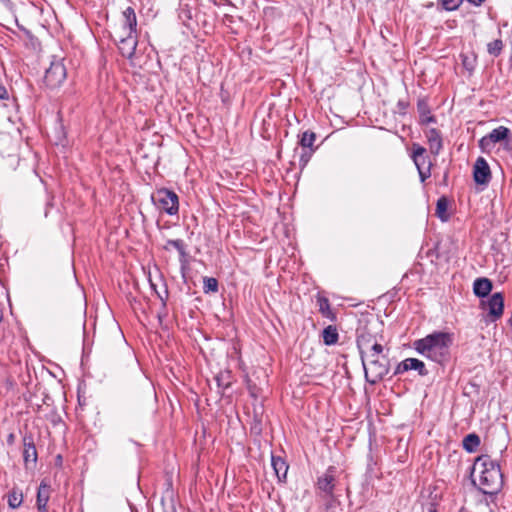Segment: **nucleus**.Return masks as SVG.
I'll use <instances>...</instances> for the list:
<instances>
[{
  "mask_svg": "<svg viewBox=\"0 0 512 512\" xmlns=\"http://www.w3.org/2000/svg\"><path fill=\"white\" fill-rule=\"evenodd\" d=\"M219 290L218 280L214 277L203 278V292L205 294L216 293Z\"/></svg>",
  "mask_w": 512,
  "mask_h": 512,
  "instance_id": "29",
  "label": "nucleus"
},
{
  "mask_svg": "<svg viewBox=\"0 0 512 512\" xmlns=\"http://www.w3.org/2000/svg\"><path fill=\"white\" fill-rule=\"evenodd\" d=\"M452 335L447 332H433L424 338L415 340L413 348L421 355L436 362L443 363L449 358Z\"/></svg>",
  "mask_w": 512,
  "mask_h": 512,
  "instance_id": "2",
  "label": "nucleus"
},
{
  "mask_svg": "<svg viewBox=\"0 0 512 512\" xmlns=\"http://www.w3.org/2000/svg\"><path fill=\"white\" fill-rule=\"evenodd\" d=\"M503 149L506 151L508 156L512 159V144L510 142L506 141L503 144Z\"/></svg>",
  "mask_w": 512,
  "mask_h": 512,
  "instance_id": "39",
  "label": "nucleus"
},
{
  "mask_svg": "<svg viewBox=\"0 0 512 512\" xmlns=\"http://www.w3.org/2000/svg\"><path fill=\"white\" fill-rule=\"evenodd\" d=\"M315 140H316V134L313 131L306 130L302 133V135L300 137L299 145L303 149H310L312 151H316L317 146H314Z\"/></svg>",
  "mask_w": 512,
  "mask_h": 512,
  "instance_id": "27",
  "label": "nucleus"
},
{
  "mask_svg": "<svg viewBox=\"0 0 512 512\" xmlns=\"http://www.w3.org/2000/svg\"><path fill=\"white\" fill-rule=\"evenodd\" d=\"M464 0H439L438 3L445 11H455L463 3Z\"/></svg>",
  "mask_w": 512,
  "mask_h": 512,
  "instance_id": "32",
  "label": "nucleus"
},
{
  "mask_svg": "<svg viewBox=\"0 0 512 512\" xmlns=\"http://www.w3.org/2000/svg\"><path fill=\"white\" fill-rule=\"evenodd\" d=\"M386 356H388V355L385 354L384 352H382L381 354H377V356H366V362L378 360L379 358L386 357Z\"/></svg>",
  "mask_w": 512,
  "mask_h": 512,
  "instance_id": "40",
  "label": "nucleus"
},
{
  "mask_svg": "<svg viewBox=\"0 0 512 512\" xmlns=\"http://www.w3.org/2000/svg\"><path fill=\"white\" fill-rule=\"evenodd\" d=\"M23 493L18 487H13L7 495L8 506L11 509L19 508L23 503Z\"/></svg>",
  "mask_w": 512,
  "mask_h": 512,
  "instance_id": "24",
  "label": "nucleus"
},
{
  "mask_svg": "<svg viewBox=\"0 0 512 512\" xmlns=\"http://www.w3.org/2000/svg\"><path fill=\"white\" fill-rule=\"evenodd\" d=\"M409 370L417 371L420 376H426L429 373L423 361L417 358H407L397 365L394 375L402 374Z\"/></svg>",
  "mask_w": 512,
  "mask_h": 512,
  "instance_id": "12",
  "label": "nucleus"
},
{
  "mask_svg": "<svg viewBox=\"0 0 512 512\" xmlns=\"http://www.w3.org/2000/svg\"><path fill=\"white\" fill-rule=\"evenodd\" d=\"M365 378L371 384H376L388 374L390 361L388 356L374 361L362 362Z\"/></svg>",
  "mask_w": 512,
  "mask_h": 512,
  "instance_id": "5",
  "label": "nucleus"
},
{
  "mask_svg": "<svg viewBox=\"0 0 512 512\" xmlns=\"http://www.w3.org/2000/svg\"><path fill=\"white\" fill-rule=\"evenodd\" d=\"M425 136L429 144L430 152L438 156L443 148V138L441 132L436 128H430L425 131Z\"/></svg>",
  "mask_w": 512,
  "mask_h": 512,
  "instance_id": "15",
  "label": "nucleus"
},
{
  "mask_svg": "<svg viewBox=\"0 0 512 512\" xmlns=\"http://www.w3.org/2000/svg\"><path fill=\"white\" fill-rule=\"evenodd\" d=\"M384 340H377L376 342H373V344L368 345L363 349V351H359V355L361 358V361H366V356H377V354H381L384 352L385 347L382 344Z\"/></svg>",
  "mask_w": 512,
  "mask_h": 512,
  "instance_id": "20",
  "label": "nucleus"
},
{
  "mask_svg": "<svg viewBox=\"0 0 512 512\" xmlns=\"http://www.w3.org/2000/svg\"><path fill=\"white\" fill-rule=\"evenodd\" d=\"M122 16H123L122 25L119 29L115 30V32L128 33V35L138 34L137 33V17L135 14V10L129 6L123 11Z\"/></svg>",
  "mask_w": 512,
  "mask_h": 512,
  "instance_id": "14",
  "label": "nucleus"
},
{
  "mask_svg": "<svg viewBox=\"0 0 512 512\" xmlns=\"http://www.w3.org/2000/svg\"><path fill=\"white\" fill-rule=\"evenodd\" d=\"M368 459H369V462H368V467H367V470L368 471H372L373 470V456L372 454H368Z\"/></svg>",
  "mask_w": 512,
  "mask_h": 512,
  "instance_id": "43",
  "label": "nucleus"
},
{
  "mask_svg": "<svg viewBox=\"0 0 512 512\" xmlns=\"http://www.w3.org/2000/svg\"><path fill=\"white\" fill-rule=\"evenodd\" d=\"M461 60L463 67L468 71H473L475 68V59L469 58L467 55L461 54Z\"/></svg>",
  "mask_w": 512,
  "mask_h": 512,
  "instance_id": "34",
  "label": "nucleus"
},
{
  "mask_svg": "<svg viewBox=\"0 0 512 512\" xmlns=\"http://www.w3.org/2000/svg\"><path fill=\"white\" fill-rule=\"evenodd\" d=\"M314 152L315 151H312L310 149H308V150L303 149V152L301 153L300 159H299V164L302 169L308 164V162Z\"/></svg>",
  "mask_w": 512,
  "mask_h": 512,
  "instance_id": "33",
  "label": "nucleus"
},
{
  "mask_svg": "<svg viewBox=\"0 0 512 512\" xmlns=\"http://www.w3.org/2000/svg\"><path fill=\"white\" fill-rule=\"evenodd\" d=\"M151 200L154 205L169 215H176L179 211L178 195L169 189L161 188L152 194Z\"/></svg>",
  "mask_w": 512,
  "mask_h": 512,
  "instance_id": "4",
  "label": "nucleus"
},
{
  "mask_svg": "<svg viewBox=\"0 0 512 512\" xmlns=\"http://www.w3.org/2000/svg\"><path fill=\"white\" fill-rule=\"evenodd\" d=\"M492 288V281L486 277L476 278L473 282V293L478 298H481V300L489 296Z\"/></svg>",
  "mask_w": 512,
  "mask_h": 512,
  "instance_id": "17",
  "label": "nucleus"
},
{
  "mask_svg": "<svg viewBox=\"0 0 512 512\" xmlns=\"http://www.w3.org/2000/svg\"><path fill=\"white\" fill-rule=\"evenodd\" d=\"M56 464H58V465L62 464V456L61 455L56 456Z\"/></svg>",
  "mask_w": 512,
  "mask_h": 512,
  "instance_id": "45",
  "label": "nucleus"
},
{
  "mask_svg": "<svg viewBox=\"0 0 512 512\" xmlns=\"http://www.w3.org/2000/svg\"><path fill=\"white\" fill-rule=\"evenodd\" d=\"M248 389H249L250 394H251L253 397H256V396H257V393H256V390H257L256 385H254V384L252 385V384L248 383Z\"/></svg>",
  "mask_w": 512,
  "mask_h": 512,
  "instance_id": "42",
  "label": "nucleus"
},
{
  "mask_svg": "<svg viewBox=\"0 0 512 512\" xmlns=\"http://www.w3.org/2000/svg\"><path fill=\"white\" fill-rule=\"evenodd\" d=\"M469 4L479 7L481 6L486 0H466Z\"/></svg>",
  "mask_w": 512,
  "mask_h": 512,
  "instance_id": "41",
  "label": "nucleus"
},
{
  "mask_svg": "<svg viewBox=\"0 0 512 512\" xmlns=\"http://www.w3.org/2000/svg\"><path fill=\"white\" fill-rule=\"evenodd\" d=\"M15 442V435L14 433H10L8 436H7V443L9 445H13Z\"/></svg>",
  "mask_w": 512,
  "mask_h": 512,
  "instance_id": "44",
  "label": "nucleus"
},
{
  "mask_svg": "<svg viewBox=\"0 0 512 512\" xmlns=\"http://www.w3.org/2000/svg\"><path fill=\"white\" fill-rule=\"evenodd\" d=\"M479 475V490L483 494L493 495L500 491L503 484V476L499 464L488 455L476 458L472 468V482L476 484L475 474Z\"/></svg>",
  "mask_w": 512,
  "mask_h": 512,
  "instance_id": "1",
  "label": "nucleus"
},
{
  "mask_svg": "<svg viewBox=\"0 0 512 512\" xmlns=\"http://www.w3.org/2000/svg\"><path fill=\"white\" fill-rule=\"evenodd\" d=\"M397 107L399 108L402 114H405L407 108L409 107V102L405 99H400L397 102Z\"/></svg>",
  "mask_w": 512,
  "mask_h": 512,
  "instance_id": "38",
  "label": "nucleus"
},
{
  "mask_svg": "<svg viewBox=\"0 0 512 512\" xmlns=\"http://www.w3.org/2000/svg\"><path fill=\"white\" fill-rule=\"evenodd\" d=\"M171 247L177 250L179 254V262L181 265V270L184 271L189 264V254L187 251V244L182 239H169L166 241V244L163 246L165 251H170Z\"/></svg>",
  "mask_w": 512,
  "mask_h": 512,
  "instance_id": "13",
  "label": "nucleus"
},
{
  "mask_svg": "<svg viewBox=\"0 0 512 512\" xmlns=\"http://www.w3.org/2000/svg\"><path fill=\"white\" fill-rule=\"evenodd\" d=\"M382 322L377 320H364L356 329V345L358 351H363L365 347L377 340H384L381 330Z\"/></svg>",
  "mask_w": 512,
  "mask_h": 512,
  "instance_id": "3",
  "label": "nucleus"
},
{
  "mask_svg": "<svg viewBox=\"0 0 512 512\" xmlns=\"http://www.w3.org/2000/svg\"><path fill=\"white\" fill-rule=\"evenodd\" d=\"M114 38L118 43L121 55L131 59L135 54L138 44V34L128 35V33L115 32Z\"/></svg>",
  "mask_w": 512,
  "mask_h": 512,
  "instance_id": "8",
  "label": "nucleus"
},
{
  "mask_svg": "<svg viewBox=\"0 0 512 512\" xmlns=\"http://www.w3.org/2000/svg\"><path fill=\"white\" fill-rule=\"evenodd\" d=\"M510 135V129L505 126H499L489 133L490 141L494 142V144L502 141L506 142Z\"/></svg>",
  "mask_w": 512,
  "mask_h": 512,
  "instance_id": "26",
  "label": "nucleus"
},
{
  "mask_svg": "<svg viewBox=\"0 0 512 512\" xmlns=\"http://www.w3.org/2000/svg\"><path fill=\"white\" fill-rule=\"evenodd\" d=\"M411 158L417 168H426L428 163H431L426 155V149L418 143L412 145Z\"/></svg>",
  "mask_w": 512,
  "mask_h": 512,
  "instance_id": "18",
  "label": "nucleus"
},
{
  "mask_svg": "<svg viewBox=\"0 0 512 512\" xmlns=\"http://www.w3.org/2000/svg\"><path fill=\"white\" fill-rule=\"evenodd\" d=\"M66 67L61 61H53L45 71L44 83L47 87L54 89L59 87L66 79Z\"/></svg>",
  "mask_w": 512,
  "mask_h": 512,
  "instance_id": "7",
  "label": "nucleus"
},
{
  "mask_svg": "<svg viewBox=\"0 0 512 512\" xmlns=\"http://www.w3.org/2000/svg\"><path fill=\"white\" fill-rule=\"evenodd\" d=\"M214 379L218 388L226 389L231 385V375L229 371L218 373Z\"/></svg>",
  "mask_w": 512,
  "mask_h": 512,
  "instance_id": "30",
  "label": "nucleus"
},
{
  "mask_svg": "<svg viewBox=\"0 0 512 512\" xmlns=\"http://www.w3.org/2000/svg\"><path fill=\"white\" fill-rule=\"evenodd\" d=\"M335 467L329 466L317 479V488L328 497H332L335 488Z\"/></svg>",
  "mask_w": 512,
  "mask_h": 512,
  "instance_id": "11",
  "label": "nucleus"
},
{
  "mask_svg": "<svg viewBox=\"0 0 512 512\" xmlns=\"http://www.w3.org/2000/svg\"><path fill=\"white\" fill-rule=\"evenodd\" d=\"M271 465L279 481L285 480L288 472V465L286 461L279 456L272 455Z\"/></svg>",
  "mask_w": 512,
  "mask_h": 512,
  "instance_id": "19",
  "label": "nucleus"
},
{
  "mask_svg": "<svg viewBox=\"0 0 512 512\" xmlns=\"http://www.w3.org/2000/svg\"><path fill=\"white\" fill-rule=\"evenodd\" d=\"M50 497V486L42 481L37 491L36 505L38 508H47Z\"/></svg>",
  "mask_w": 512,
  "mask_h": 512,
  "instance_id": "21",
  "label": "nucleus"
},
{
  "mask_svg": "<svg viewBox=\"0 0 512 512\" xmlns=\"http://www.w3.org/2000/svg\"><path fill=\"white\" fill-rule=\"evenodd\" d=\"M430 168H431V163H428V167H426V168H417L421 182H424L427 178L430 177V175H431Z\"/></svg>",
  "mask_w": 512,
  "mask_h": 512,
  "instance_id": "36",
  "label": "nucleus"
},
{
  "mask_svg": "<svg viewBox=\"0 0 512 512\" xmlns=\"http://www.w3.org/2000/svg\"><path fill=\"white\" fill-rule=\"evenodd\" d=\"M23 461L25 468L34 469L37 464L38 454L32 434L23 436Z\"/></svg>",
  "mask_w": 512,
  "mask_h": 512,
  "instance_id": "9",
  "label": "nucleus"
},
{
  "mask_svg": "<svg viewBox=\"0 0 512 512\" xmlns=\"http://www.w3.org/2000/svg\"><path fill=\"white\" fill-rule=\"evenodd\" d=\"M479 445L480 437L475 433L468 434L463 439V448L469 453L475 452Z\"/></svg>",
  "mask_w": 512,
  "mask_h": 512,
  "instance_id": "28",
  "label": "nucleus"
},
{
  "mask_svg": "<svg viewBox=\"0 0 512 512\" xmlns=\"http://www.w3.org/2000/svg\"><path fill=\"white\" fill-rule=\"evenodd\" d=\"M459 512H466L464 508H461Z\"/></svg>",
  "mask_w": 512,
  "mask_h": 512,
  "instance_id": "48",
  "label": "nucleus"
},
{
  "mask_svg": "<svg viewBox=\"0 0 512 512\" xmlns=\"http://www.w3.org/2000/svg\"><path fill=\"white\" fill-rule=\"evenodd\" d=\"M494 145V142L490 141V136L489 134L483 136L480 140H479V147L486 151V150H489L492 146Z\"/></svg>",
  "mask_w": 512,
  "mask_h": 512,
  "instance_id": "35",
  "label": "nucleus"
},
{
  "mask_svg": "<svg viewBox=\"0 0 512 512\" xmlns=\"http://www.w3.org/2000/svg\"><path fill=\"white\" fill-rule=\"evenodd\" d=\"M317 304L319 306V312L323 317L328 318L331 321L336 320V314L331 309L328 298H326L325 296L318 295Z\"/></svg>",
  "mask_w": 512,
  "mask_h": 512,
  "instance_id": "22",
  "label": "nucleus"
},
{
  "mask_svg": "<svg viewBox=\"0 0 512 512\" xmlns=\"http://www.w3.org/2000/svg\"><path fill=\"white\" fill-rule=\"evenodd\" d=\"M417 111L419 113V124L428 125L436 123V117L431 114L430 106L426 98H420L417 101Z\"/></svg>",
  "mask_w": 512,
  "mask_h": 512,
  "instance_id": "16",
  "label": "nucleus"
},
{
  "mask_svg": "<svg viewBox=\"0 0 512 512\" xmlns=\"http://www.w3.org/2000/svg\"><path fill=\"white\" fill-rule=\"evenodd\" d=\"M323 343L327 346L335 345L339 340L338 329L335 325H328L322 331Z\"/></svg>",
  "mask_w": 512,
  "mask_h": 512,
  "instance_id": "23",
  "label": "nucleus"
},
{
  "mask_svg": "<svg viewBox=\"0 0 512 512\" xmlns=\"http://www.w3.org/2000/svg\"><path fill=\"white\" fill-rule=\"evenodd\" d=\"M38 512H48L47 508H38Z\"/></svg>",
  "mask_w": 512,
  "mask_h": 512,
  "instance_id": "46",
  "label": "nucleus"
},
{
  "mask_svg": "<svg viewBox=\"0 0 512 512\" xmlns=\"http://www.w3.org/2000/svg\"><path fill=\"white\" fill-rule=\"evenodd\" d=\"M3 321V313L2 311L0 310V323Z\"/></svg>",
  "mask_w": 512,
  "mask_h": 512,
  "instance_id": "47",
  "label": "nucleus"
},
{
  "mask_svg": "<svg viewBox=\"0 0 512 512\" xmlns=\"http://www.w3.org/2000/svg\"><path fill=\"white\" fill-rule=\"evenodd\" d=\"M473 179L478 185H487L491 180V170L483 157H478L473 166Z\"/></svg>",
  "mask_w": 512,
  "mask_h": 512,
  "instance_id": "10",
  "label": "nucleus"
},
{
  "mask_svg": "<svg viewBox=\"0 0 512 512\" xmlns=\"http://www.w3.org/2000/svg\"><path fill=\"white\" fill-rule=\"evenodd\" d=\"M251 432L260 435L262 432V424L260 420H255L254 423L251 426Z\"/></svg>",
  "mask_w": 512,
  "mask_h": 512,
  "instance_id": "37",
  "label": "nucleus"
},
{
  "mask_svg": "<svg viewBox=\"0 0 512 512\" xmlns=\"http://www.w3.org/2000/svg\"><path fill=\"white\" fill-rule=\"evenodd\" d=\"M503 42L501 39H496L487 44V51L490 55L497 57L501 54L503 50Z\"/></svg>",
  "mask_w": 512,
  "mask_h": 512,
  "instance_id": "31",
  "label": "nucleus"
},
{
  "mask_svg": "<svg viewBox=\"0 0 512 512\" xmlns=\"http://www.w3.org/2000/svg\"><path fill=\"white\" fill-rule=\"evenodd\" d=\"M448 199L445 196H441L436 203V216L442 221L446 222L449 220L450 215L448 213Z\"/></svg>",
  "mask_w": 512,
  "mask_h": 512,
  "instance_id": "25",
  "label": "nucleus"
},
{
  "mask_svg": "<svg viewBox=\"0 0 512 512\" xmlns=\"http://www.w3.org/2000/svg\"><path fill=\"white\" fill-rule=\"evenodd\" d=\"M480 308L486 310L489 321L496 322L503 316L504 312V295L502 292H496L487 299L480 301Z\"/></svg>",
  "mask_w": 512,
  "mask_h": 512,
  "instance_id": "6",
  "label": "nucleus"
}]
</instances>
